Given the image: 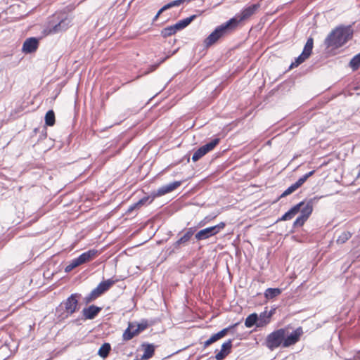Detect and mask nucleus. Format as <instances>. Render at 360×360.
<instances>
[{"mask_svg": "<svg viewBox=\"0 0 360 360\" xmlns=\"http://www.w3.org/2000/svg\"><path fill=\"white\" fill-rule=\"evenodd\" d=\"M353 35L350 26H340L333 30L325 39L326 46L338 49L343 46Z\"/></svg>", "mask_w": 360, "mask_h": 360, "instance_id": "obj_1", "label": "nucleus"}, {"mask_svg": "<svg viewBox=\"0 0 360 360\" xmlns=\"http://www.w3.org/2000/svg\"><path fill=\"white\" fill-rule=\"evenodd\" d=\"M71 24V20L67 17L63 15H53L52 19L48 22L46 28L44 30V32L46 34H56L63 31L66 30Z\"/></svg>", "mask_w": 360, "mask_h": 360, "instance_id": "obj_2", "label": "nucleus"}, {"mask_svg": "<svg viewBox=\"0 0 360 360\" xmlns=\"http://www.w3.org/2000/svg\"><path fill=\"white\" fill-rule=\"evenodd\" d=\"M323 196H314L309 199L306 204L301 207V214L295 219L293 223L294 226H302L309 217L313 212L314 205L318 202Z\"/></svg>", "mask_w": 360, "mask_h": 360, "instance_id": "obj_3", "label": "nucleus"}, {"mask_svg": "<svg viewBox=\"0 0 360 360\" xmlns=\"http://www.w3.org/2000/svg\"><path fill=\"white\" fill-rule=\"evenodd\" d=\"M196 18L195 15H193L190 17L186 18L184 19H182L179 21H178L174 25L168 26L161 31V35L164 38H167L168 37H170L175 33H176L178 31L181 30L186 27L195 18Z\"/></svg>", "mask_w": 360, "mask_h": 360, "instance_id": "obj_4", "label": "nucleus"}, {"mask_svg": "<svg viewBox=\"0 0 360 360\" xmlns=\"http://www.w3.org/2000/svg\"><path fill=\"white\" fill-rule=\"evenodd\" d=\"M236 21L235 19H230L226 23L217 27L205 39L207 46H210L215 43L220 37L224 36L229 30L233 29L231 23Z\"/></svg>", "mask_w": 360, "mask_h": 360, "instance_id": "obj_5", "label": "nucleus"}, {"mask_svg": "<svg viewBox=\"0 0 360 360\" xmlns=\"http://www.w3.org/2000/svg\"><path fill=\"white\" fill-rule=\"evenodd\" d=\"M285 330L281 328L270 333L266 339V344L269 349L273 350L279 346L283 347Z\"/></svg>", "mask_w": 360, "mask_h": 360, "instance_id": "obj_6", "label": "nucleus"}, {"mask_svg": "<svg viewBox=\"0 0 360 360\" xmlns=\"http://www.w3.org/2000/svg\"><path fill=\"white\" fill-rule=\"evenodd\" d=\"M96 253L97 252L94 250L82 253L78 257L75 258L70 262V263L65 266V271L66 273L70 272L78 266L90 261L96 255Z\"/></svg>", "mask_w": 360, "mask_h": 360, "instance_id": "obj_7", "label": "nucleus"}, {"mask_svg": "<svg viewBox=\"0 0 360 360\" xmlns=\"http://www.w3.org/2000/svg\"><path fill=\"white\" fill-rule=\"evenodd\" d=\"M112 285V279H108L107 281L101 282L96 288L91 290V292L84 298V302L86 304H89L93 302L105 292L108 290Z\"/></svg>", "mask_w": 360, "mask_h": 360, "instance_id": "obj_8", "label": "nucleus"}, {"mask_svg": "<svg viewBox=\"0 0 360 360\" xmlns=\"http://www.w3.org/2000/svg\"><path fill=\"white\" fill-rule=\"evenodd\" d=\"M259 6L260 5L259 4H257L247 6L244 9H243L240 13L237 14L234 18H232L235 19L236 20L231 23L232 27H236L240 22L247 20L253 14H255L259 8Z\"/></svg>", "mask_w": 360, "mask_h": 360, "instance_id": "obj_9", "label": "nucleus"}, {"mask_svg": "<svg viewBox=\"0 0 360 360\" xmlns=\"http://www.w3.org/2000/svg\"><path fill=\"white\" fill-rule=\"evenodd\" d=\"M224 227L225 224L224 222H221L216 226L202 229L195 234V238L198 240L207 239L218 233L220 231L224 229Z\"/></svg>", "mask_w": 360, "mask_h": 360, "instance_id": "obj_10", "label": "nucleus"}, {"mask_svg": "<svg viewBox=\"0 0 360 360\" xmlns=\"http://www.w3.org/2000/svg\"><path fill=\"white\" fill-rule=\"evenodd\" d=\"M81 298V294L74 293L67 298L63 302L65 311L68 314H72L77 310H79V300Z\"/></svg>", "mask_w": 360, "mask_h": 360, "instance_id": "obj_11", "label": "nucleus"}, {"mask_svg": "<svg viewBox=\"0 0 360 360\" xmlns=\"http://www.w3.org/2000/svg\"><path fill=\"white\" fill-rule=\"evenodd\" d=\"M219 139L216 138L213 139L210 143L202 146L200 148H198L193 155L192 160L193 162L198 161L202 156L207 154L208 152L212 150L215 146L219 143Z\"/></svg>", "mask_w": 360, "mask_h": 360, "instance_id": "obj_12", "label": "nucleus"}, {"mask_svg": "<svg viewBox=\"0 0 360 360\" xmlns=\"http://www.w3.org/2000/svg\"><path fill=\"white\" fill-rule=\"evenodd\" d=\"M302 333L303 331L302 328L299 327L288 335H287V334L285 333L283 347H288L289 346L295 345L296 342L299 341Z\"/></svg>", "mask_w": 360, "mask_h": 360, "instance_id": "obj_13", "label": "nucleus"}, {"mask_svg": "<svg viewBox=\"0 0 360 360\" xmlns=\"http://www.w3.org/2000/svg\"><path fill=\"white\" fill-rule=\"evenodd\" d=\"M38 46V39L35 37H30L24 41L22 51L25 53H31L37 51Z\"/></svg>", "mask_w": 360, "mask_h": 360, "instance_id": "obj_14", "label": "nucleus"}, {"mask_svg": "<svg viewBox=\"0 0 360 360\" xmlns=\"http://www.w3.org/2000/svg\"><path fill=\"white\" fill-rule=\"evenodd\" d=\"M236 325H237V323H236L230 327L224 328L223 330H220L217 333L212 335L207 340H206L204 342V347H207L209 345H210L211 344L215 342L216 341H217V340H220L221 338H222L223 337H224L227 334L228 331L231 328H234Z\"/></svg>", "mask_w": 360, "mask_h": 360, "instance_id": "obj_15", "label": "nucleus"}, {"mask_svg": "<svg viewBox=\"0 0 360 360\" xmlns=\"http://www.w3.org/2000/svg\"><path fill=\"white\" fill-rule=\"evenodd\" d=\"M195 231V228H188L186 233L178 240L175 242L174 246L175 248H179L181 245H185L191 238Z\"/></svg>", "mask_w": 360, "mask_h": 360, "instance_id": "obj_16", "label": "nucleus"}, {"mask_svg": "<svg viewBox=\"0 0 360 360\" xmlns=\"http://www.w3.org/2000/svg\"><path fill=\"white\" fill-rule=\"evenodd\" d=\"M232 347V340H229L224 342L221 345V350L216 354L215 358L217 360H222L224 359L231 351Z\"/></svg>", "mask_w": 360, "mask_h": 360, "instance_id": "obj_17", "label": "nucleus"}, {"mask_svg": "<svg viewBox=\"0 0 360 360\" xmlns=\"http://www.w3.org/2000/svg\"><path fill=\"white\" fill-rule=\"evenodd\" d=\"M181 185V181H174L169 184L162 186L157 191V195L161 196L170 193Z\"/></svg>", "mask_w": 360, "mask_h": 360, "instance_id": "obj_18", "label": "nucleus"}, {"mask_svg": "<svg viewBox=\"0 0 360 360\" xmlns=\"http://www.w3.org/2000/svg\"><path fill=\"white\" fill-rule=\"evenodd\" d=\"M101 310V307H98L95 305H91L89 307L84 308L82 310V314L85 319H93L98 315Z\"/></svg>", "mask_w": 360, "mask_h": 360, "instance_id": "obj_19", "label": "nucleus"}, {"mask_svg": "<svg viewBox=\"0 0 360 360\" xmlns=\"http://www.w3.org/2000/svg\"><path fill=\"white\" fill-rule=\"evenodd\" d=\"M304 205V202H300V203L293 206L290 210H289L287 212H285L280 219L281 221H287L292 219L295 214H297L301 207Z\"/></svg>", "mask_w": 360, "mask_h": 360, "instance_id": "obj_20", "label": "nucleus"}, {"mask_svg": "<svg viewBox=\"0 0 360 360\" xmlns=\"http://www.w3.org/2000/svg\"><path fill=\"white\" fill-rule=\"evenodd\" d=\"M271 316V313H267L266 311L261 313L259 316H258L257 327L258 328L264 327V326L268 324L270 321Z\"/></svg>", "mask_w": 360, "mask_h": 360, "instance_id": "obj_21", "label": "nucleus"}, {"mask_svg": "<svg viewBox=\"0 0 360 360\" xmlns=\"http://www.w3.org/2000/svg\"><path fill=\"white\" fill-rule=\"evenodd\" d=\"M143 347L144 352L141 356V359L147 360L151 358L153 356L155 352L154 346L153 345L146 344L143 345Z\"/></svg>", "mask_w": 360, "mask_h": 360, "instance_id": "obj_22", "label": "nucleus"}, {"mask_svg": "<svg viewBox=\"0 0 360 360\" xmlns=\"http://www.w3.org/2000/svg\"><path fill=\"white\" fill-rule=\"evenodd\" d=\"M257 324L258 316L255 313L250 314L245 321V325L247 328H251L255 325L257 327Z\"/></svg>", "mask_w": 360, "mask_h": 360, "instance_id": "obj_23", "label": "nucleus"}, {"mask_svg": "<svg viewBox=\"0 0 360 360\" xmlns=\"http://www.w3.org/2000/svg\"><path fill=\"white\" fill-rule=\"evenodd\" d=\"M281 293L280 288H267L264 292V296L266 299L270 300L278 296Z\"/></svg>", "mask_w": 360, "mask_h": 360, "instance_id": "obj_24", "label": "nucleus"}, {"mask_svg": "<svg viewBox=\"0 0 360 360\" xmlns=\"http://www.w3.org/2000/svg\"><path fill=\"white\" fill-rule=\"evenodd\" d=\"M313 44L314 40L311 37H309L307 39V43L304 47L303 51L302 53L303 54V56H307V58L310 56L313 49Z\"/></svg>", "mask_w": 360, "mask_h": 360, "instance_id": "obj_25", "label": "nucleus"}, {"mask_svg": "<svg viewBox=\"0 0 360 360\" xmlns=\"http://www.w3.org/2000/svg\"><path fill=\"white\" fill-rule=\"evenodd\" d=\"M111 349L110 343H104L98 349V354L103 358L106 357Z\"/></svg>", "mask_w": 360, "mask_h": 360, "instance_id": "obj_26", "label": "nucleus"}, {"mask_svg": "<svg viewBox=\"0 0 360 360\" xmlns=\"http://www.w3.org/2000/svg\"><path fill=\"white\" fill-rule=\"evenodd\" d=\"M135 326L132 324H129L128 328L124 331L123 337L124 340H131L134 336L137 335L134 330Z\"/></svg>", "mask_w": 360, "mask_h": 360, "instance_id": "obj_27", "label": "nucleus"}, {"mask_svg": "<svg viewBox=\"0 0 360 360\" xmlns=\"http://www.w3.org/2000/svg\"><path fill=\"white\" fill-rule=\"evenodd\" d=\"M45 123L48 126H53L55 124V114L53 110H49L46 113Z\"/></svg>", "mask_w": 360, "mask_h": 360, "instance_id": "obj_28", "label": "nucleus"}, {"mask_svg": "<svg viewBox=\"0 0 360 360\" xmlns=\"http://www.w3.org/2000/svg\"><path fill=\"white\" fill-rule=\"evenodd\" d=\"M314 173V170L313 171H311L308 173H307L306 174H304V176H302V177H300L294 184H295V187H297V188H299L300 187H301L302 186V184L307 180V179L309 177H310L311 176H312Z\"/></svg>", "mask_w": 360, "mask_h": 360, "instance_id": "obj_29", "label": "nucleus"}, {"mask_svg": "<svg viewBox=\"0 0 360 360\" xmlns=\"http://www.w3.org/2000/svg\"><path fill=\"white\" fill-rule=\"evenodd\" d=\"M352 236L349 231L342 232L338 238L336 242L338 244H343L347 241Z\"/></svg>", "mask_w": 360, "mask_h": 360, "instance_id": "obj_30", "label": "nucleus"}, {"mask_svg": "<svg viewBox=\"0 0 360 360\" xmlns=\"http://www.w3.org/2000/svg\"><path fill=\"white\" fill-rule=\"evenodd\" d=\"M349 65L354 70H357L360 67V53L355 56L351 60Z\"/></svg>", "mask_w": 360, "mask_h": 360, "instance_id": "obj_31", "label": "nucleus"}, {"mask_svg": "<svg viewBox=\"0 0 360 360\" xmlns=\"http://www.w3.org/2000/svg\"><path fill=\"white\" fill-rule=\"evenodd\" d=\"M149 200L148 197H144L142 199L139 200L136 203L130 206L128 209V212H131L136 208L140 207L141 205H144Z\"/></svg>", "mask_w": 360, "mask_h": 360, "instance_id": "obj_32", "label": "nucleus"}, {"mask_svg": "<svg viewBox=\"0 0 360 360\" xmlns=\"http://www.w3.org/2000/svg\"><path fill=\"white\" fill-rule=\"evenodd\" d=\"M308 58L307 56H303V54L301 53L297 58H295V62L292 63L290 65V68L297 67L299 65L302 63L306 59Z\"/></svg>", "mask_w": 360, "mask_h": 360, "instance_id": "obj_33", "label": "nucleus"}, {"mask_svg": "<svg viewBox=\"0 0 360 360\" xmlns=\"http://www.w3.org/2000/svg\"><path fill=\"white\" fill-rule=\"evenodd\" d=\"M308 58L307 56H303V54L301 53L297 58H295V62L292 63L290 65V68L297 67L299 65L302 63L306 59Z\"/></svg>", "mask_w": 360, "mask_h": 360, "instance_id": "obj_34", "label": "nucleus"}, {"mask_svg": "<svg viewBox=\"0 0 360 360\" xmlns=\"http://www.w3.org/2000/svg\"><path fill=\"white\" fill-rule=\"evenodd\" d=\"M148 323L146 321H143L141 323H139L137 326H134V330L139 334L140 332L148 328Z\"/></svg>", "mask_w": 360, "mask_h": 360, "instance_id": "obj_35", "label": "nucleus"}, {"mask_svg": "<svg viewBox=\"0 0 360 360\" xmlns=\"http://www.w3.org/2000/svg\"><path fill=\"white\" fill-rule=\"evenodd\" d=\"M297 189L298 188L297 187H295V184H292L285 191H283V193L281 195V198L286 197L287 195L295 192Z\"/></svg>", "mask_w": 360, "mask_h": 360, "instance_id": "obj_36", "label": "nucleus"}, {"mask_svg": "<svg viewBox=\"0 0 360 360\" xmlns=\"http://www.w3.org/2000/svg\"><path fill=\"white\" fill-rule=\"evenodd\" d=\"M359 173H358L357 176H358V177H360V164H359Z\"/></svg>", "mask_w": 360, "mask_h": 360, "instance_id": "obj_37", "label": "nucleus"}]
</instances>
